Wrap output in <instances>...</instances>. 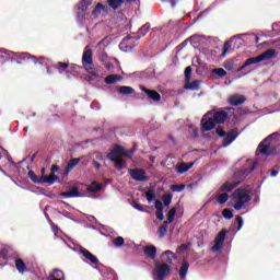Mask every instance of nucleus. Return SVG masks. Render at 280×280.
Instances as JSON below:
<instances>
[{"label": "nucleus", "instance_id": "a211bd4d", "mask_svg": "<svg viewBox=\"0 0 280 280\" xmlns=\"http://www.w3.org/2000/svg\"><path fill=\"white\" fill-rule=\"evenodd\" d=\"M143 253L148 259L154 260L156 259V246L148 245L143 247Z\"/></svg>", "mask_w": 280, "mask_h": 280}, {"label": "nucleus", "instance_id": "49530a36", "mask_svg": "<svg viewBox=\"0 0 280 280\" xmlns=\"http://www.w3.org/2000/svg\"><path fill=\"white\" fill-rule=\"evenodd\" d=\"M8 162H9V170L11 172H14V170H19V164L14 163V161H12V156H8Z\"/></svg>", "mask_w": 280, "mask_h": 280}, {"label": "nucleus", "instance_id": "1a4fd4ad", "mask_svg": "<svg viewBox=\"0 0 280 280\" xmlns=\"http://www.w3.org/2000/svg\"><path fill=\"white\" fill-rule=\"evenodd\" d=\"M229 231L222 230L214 240V245L211 247L212 253H220L224 246V240H226V234Z\"/></svg>", "mask_w": 280, "mask_h": 280}, {"label": "nucleus", "instance_id": "c756f323", "mask_svg": "<svg viewBox=\"0 0 280 280\" xmlns=\"http://www.w3.org/2000/svg\"><path fill=\"white\" fill-rule=\"evenodd\" d=\"M107 4L112 10H119L124 5V0H107Z\"/></svg>", "mask_w": 280, "mask_h": 280}, {"label": "nucleus", "instance_id": "f3484780", "mask_svg": "<svg viewBox=\"0 0 280 280\" xmlns=\"http://www.w3.org/2000/svg\"><path fill=\"white\" fill-rule=\"evenodd\" d=\"M141 91L148 95L149 100H152L153 102H161V94L156 91L148 90L145 86H140Z\"/></svg>", "mask_w": 280, "mask_h": 280}, {"label": "nucleus", "instance_id": "052dcab7", "mask_svg": "<svg viewBox=\"0 0 280 280\" xmlns=\"http://www.w3.org/2000/svg\"><path fill=\"white\" fill-rule=\"evenodd\" d=\"M197 38H200V36L198 35H194L190 37V43H198V39Z\"/></svg>", "mask_w": 280, "mask_h": 280}, {"label": "nucleus", "instance_id": "a19ab883", "mask_svg": "<svg viewBox=\"0 0 280 280\" xmlns=\"http://www.w3.org/2000/svg\"><path fill=\"white\" fill-rule=\"evenodd\" d=\"M173 198H174V196L172 194L163 195L162 200L164 202V207H170V205H172Z\"/></svg>", "mask_w": 280, "mask_h": 280}, {"label": "nucleus", "instance_id": "0eeeda50", "mask_svg": "<svg viewBox=\"0 0 280 280\" xmlns=\"http://www.w3.org/2000/svg\"><path fill=\"white\" fill-rule=\"evenodd\" d=\"M133 152L135 151H127L126 149H124V147L117 144L114 147L112 152L107 154V159L115 163V161H118L119 159H121V156H127V159H130Z\"/></svg>", "mask_w": 280, "mask_h": 280}, {"label": "nucleus", "instance_id": "a18cd8bd", "mask_svg": "<svg viewBox=\"0 0 280 280\" xmlns=\"http://www.w3.org/2000/svg\"><path fill=\"white\" fill-rule=\"evenodd\" d=\"M114 163H115L116 170H118L119 172H121V170L125 167L124 158L122 156H120L118 159V161H115Z\"/></svg>", "mask_w": 280, "mask_h": 280}, {"label": "nucleus", "instance_id": "dca6fc26", "mask_svg": "<svg viewBox=\"0 0 280 280\" xmlns=\"http://www.w3.org/2000/svg\"><path fill=\"white\" fill-rule=\"evenodd\" d=\"M244 102H246V96L242 94H234L229 98V104H231V106H240L241 104H244Z\"/></svg>", "mask_w": 280, "mask_h": 280}, {"label": "nucleus", "instance_id": "e433bc0d", "mask_svg": "<svg viewBox=\"0 0 280 280\" xmlns=\"http://www.w3.org/2000/svg\"><path fill=\"white\" fill-rule=\"evenodd\" d=\"M91 5V0H81L78 4V10L81 12H86V8Z\"/></svg>", "mask_w": 280, "mask_h": 280}, {"label": "nucleus", "instance_id": "412c9836", "mask_svg": "<svg viewBox=\"0 0 280 280\" xmlns=\"http://www.w3.org/2000/svg\"><path fill=\"white\" fill-rule=\"evenodd\" d=\"M65 271L60 269H54L48 276V280H65Z\"/></svg>", "mask_w": 280, "mask_h": 280}, {"label": "nucleus", "instance_id": "0e129e2a", "mask_svg": "<svg viewBox=\"0 0 280 280\" xmlns=\"http://www.w3.org/2000/svg\"><path fill=\"white\" fill-rule=\"evenodd\" d=\"M60 215H63V218H70V213L69 212H62V211H59Z\"/></svg>", "mask_w": 280, "mask_h": 280}, {"label": "nucleus", "instance_id": "72a5a7b5", "mask_svg": "<svg viewBox=\"0 0 280 280\" xmlns=\"http://www.w3.org/2000/svg\"><path fill=\"white\" fill-rule=\"evenodd\" d=\"M86 191L90 194H95V191H102V184H97L96 182H93L88 188Z\"/></svg>", "mask_w": 280, "mask_h": 280}, {"label": "nucleus", "instance_id": "de8ad7c7", "mask_svg": "<svg viewBox=\"0 0 280 280\" xmlns=\"http://www.w3.org/2000/svg\"><path fill=\"white\" fill-rule=\"evenodd\" d=\"M222 215H223V218H225V220H232L233 211H231L230 209H224L222 211Z\"/></svg>", "mask_w": 280, "mask_h": 280}, {"label": "nucleus", "instance_id": "aec40b11", "mask_svg": "<svg viewBox=\"0 0 280 280\" xmlns=\"http://www.w3.org/2000/svg\"><path fill=\"white\" fill-rule=\"evenodd\" d=\"M82 62L84 67H86V65H93V50L89 49L88 47L85 48Z\"/></svg>", "mask_w": 280, "mask_h": 280}, {"label": "nucleus", "instance_id": "e2e57ef3", "mask_svg": "<svg viewBox=\"0 0 280 280\" xmlns=\"http://www.w3.org/2000/svg\"><path fill=\"white\" fill-rule=\"evenodd\" d=\"M93 165L96 167V170H101L102 167V164H100L97 161H94Z\"/></svg>", "mask_w": 280, "mask_h": 280}, {"label": "nucleus", "instance_id": "4d7b16f0", "mask_svg": "<svg viewBox=\"0 0 280 280\" xmlns=\"http://www.w3.org/2000/svg\"><path fill=\"white\" fill-rule=\"evenodd\" d=\"M58 172H60V166H58V165H52V166L50 167V174L56 175V173H58Z\"/></svg>", "mask_w": 280, "mask_h": 280}, {"label": "nucleus", "instance_id": "f257e3e1", "mask_svg": "<svg viewBox=\"0 0 280 280\" xmlns=\"http://www.w3.org/2000/svg\"><path fill=\"white\" fill-rule=\"evenodd\" d=\"M178 257L172 250H165L162 254V260H156L154 262L153 269V280H165L172 275L174 261H176Z\"/></svg>", "mask_w": 280, "mask_h": 280}, {"label": "nucleus", "instance_id": "603ef678", "mask_svg": "<svg viewBox=\"0 0 280 280\" xmlns=\"http://www.w3.org/2000/svg\"><path fill=\"white\" fill-rule=\"evenodd\" d=\"M223 67L226 71H233V61H226Z\"/></svg>", "mask_w": 280, "mask_h": 280}, {"label": "nucleus", "instance_id": "6ab92c4d", "mask_svg": "<svg viewBox=\"0 0 280 280\" xmlns=\"http://www.w3.org/2000/svg\"><path fill=\"white\" fill-rule=\"evenodd\" d=\"M60 196H62V198H82V194H80V190L78 189V187H73L71 190L66 191V192H61Z\"/></svg>", "mask_w": 280, "mask_h": 280}, {"label": "nucleus", "instance_id": "338daca9", "mask_svg": "<svg viewBox=\"0 0 280 280\" xmlns=\"http://www.w3.org/2000/svg\"><path fill=\"white\" fill-rule=\"evenodd\" d=\"M194 62H197V65H200V58L195 57V58H194Z\"/></svg>", "mask_w": 280, "mask_h": 280}, {"label": "nucleus", "instance_id": "9d476101", "mask_svg": "<svg viewBox=\"0 0 280 280\" xmlns=\"http://www.w3.org/2000/svg\"><path fill=\"white\" fill-rule=\"evenodd\" d=\"M95 270H98L101 277H103V280H119L117 278V273L113 271V269L108 267H94Z\"/></svg>", "mask_w": 280, "mask_h": 280}, {"label": "nucleus", "instance_id": "c9c22d12", "mask_svg": "<svg viewBox=\"0 0 280 280\" xmlns=\"http://www.w3.org/2000/svg\"><path fill=\"white\" fill-rule=\"evenodd\" d=\"M167 224H170V223L164 221L163 225H161L159 228V230H158L159 237H161V238L165 237V233H167V229H168Z\"/></svg>", "mask_w": 280, "mask_h": 280}, {"label": "nucleus", "instance_id": "680f3d73", "mask_svg": "<svg viewBox=\"0 0 280 280\" xmlns=\"http://www.w3.org/2000/svg\"><path fill=\"white\" fill-rule=\"evenodd\" d=\"M279 172H280V167H279V170L271 171L272 178H275V176H277L279 174Z\"/></svg>", "mask_w": 280, "mask_h": 280}, {"label": "nucleus", "instance_id": "8fccbe9b", "mask_svg": "<svg viewBox=\"0 0 280 280\" xmlns=\"http://www.w3.org/2000/svg\"><path fill=\"white\" fill-rule=\"evenodd\" d=\"M172 191H176L177 194H180V191H183L185 189L184 185H173L172 186Z\"/></svg>", "mask_w": 280, "mask_h": 280}, {"label": "nucleus", "instance_id": "a878e982", "mask_svg": "<svg viewBox=\"0 0 280 280\" xmlns=\"http://www.w3.org/2000/svg\"><path fill=\"white\" fill-rule=\"evenodd\" d=\"M149 32H150V24L147 23L139 28L138 36H136V40H140V38H143V36H145V34H148Z\"/></svg>", "mask_w": 280, "mask_h": 280}, {"label": "nucleus", "instance_id": "2f4dec72", "mask_svg": "<svg viewBox=\"0 0 280 280\" xmlns=\"http://www.w3.org/2000/svg\"><path fill=\"white\" fill-rule=\"evenodd\" d=\"M54 69H57L58 73L62 74L67 71V69H69V63L59 61L54 66Z\"/></svg>", "mask_w": 280, "mask_h": 280}, {"label": "nucleus", "instance_id": "ea45409f", "mask_svg": "<svg viewBox=\"0 0 280 280\" xmlns=\"http://www.w3.org/2000/svg\"><path fill=\"white\" fill-rule=\"evenodd\" d=\"M261 62L260 59H259V56L257 57H252V58H248L245 62H244V67H250V65H257Z\"/></svg>", "mask_w": 280, "mask_h": 280}, {"label": "nucleus", "instance_id": "4be33fe9", "mask_svg": "<svg viewBox=\"0 0 280 280\" xmlns=\"http://www.w3.org/2000/svg\"><path fill=\"white\" fill-rule=\"evenodd\" d=\"M88 72L90 73V77L88 79L95 80V78H102L104 75V72L100 68H88Z\"/></svg>", "mask_w": 280, "mask_h": 280}, {"label": "nucleus", "instance_id": "4c0bfd02", "mask_svg": "<svg viewBox=\"0 0 280 280\" xmlns=\"http://www.w3.org/2000/svg\"><path fill=\"white\" fill-rule=\"evenodd\" d=\"M112 244H114L115 248H121V246L126 244V240H124L121 236H118L112 241Z\"/></svg>", "mask_w": 280, "mask_h": 280}, {"label": "nucleus", "instance_id": "2eb2a0df", "mask_svg": "<svg viewBox=\"0 0 280 280\" xmlns=\"http://www.w3.org/2000/svg\"><path fill=\"white\" fill-rule=\"evenodd\" d=\"M277 56H279V54L276 49H268L265 52L260 54L258 56V59L260 60V62H264V60H272V58H277Z\"/></svg>", "mask_w": 280, "mask_h": 280}, {"label": "nucleus", "instance_id": "c03bdc74", "mask_svg": "<svg viewBox=\"0 0 280 280\" xmlns=\"http://www.w3.org/2000/svg\"><path fill=\"white\" fill-rule=\"evenodd\" d=\"M229 49H231V42H225L221 58H226V56H229Z\"/></svg>", "mask_w": 280, "mask_h": 280}, {"label": "nucleus", "instance_id": "58836bf2", "mask_svg": "<svg viewBox=\"0 0 280 280\" xmlns=\"http://www.w3.org/2000/svg\"><path fill=\"white\" fill-rule=\"evenodd\" d=\"M174 218H176V208H172L167 213V220L164 222H167V224H172L174 222Z\"/></svg>", "mask_w": 280, "mask_h": 280}, {"label": "nucleus", "instance_id": "bf43d9fd", "mask_svg": "<svg viewBox=\"0 0 280 280\" xmlns=\"http://www.w3.org/2000/svg\"><path fill=\"white\" fill-rule=\"evenodd\" d=\"M52 233L58 237V233H60V229L57 225H51Z\"/></svg>", "mask_w": 280, "mask_h": 280}, {"label": "nucleus", "instance_id": "3c124183", "mask_svg": "<svg viewBox=\"0 0 280 280\" xmlns=\"http://www.w3.org/2000/svg\"><path fill=\"white\" fill-rule=\"evenodd\" d=\"M185 80H186V82L187 81H189V80H191V67H187L186 69H185Z\"/></svg>", "mask_w": 280, "mask_h": 280}, {"label": "nucleus", "instance_id": "774afa93", "mask_svg": "<svg viewBox=\"0 0 280 280\" xmlns=\"http://www.w3.org/2000/svg\"><path fill=\"white\" fill-rule=\"evenodd\" d=\"M186 167H188V170H191V167H194V162L186 164Z\"/></svg>", "mask_w": 280, "mask_h": 280}, {"label": "nucleus", "instance_id": "b1692460", "mask_svg": "<svg viewBox=\"0 0 280 280\" xmlns=\"http://www.w3.org/2000/svg\"><path fill=\"white\" fill-rule=\"evenodd\" d=\"M184 89H186V91H198L200 89V81L196 80L191 82V80H188Z\"/></svg>", "mask_w": 280, "mask_h": 280}, {"label": "nucleus", "instance_id": "f704fd0d", "mask_svg": "<svg viewBox=\"0 0 280 280\" xmlns=\"http://www.w3.org/2000/svg\"><path fill=\"white\" fill-rule=\"evenodd\" d=\"M229 201V194L228 192H223L217 196V202L219 205H226V202Z\"/></svg>", "mask_w": 280, "mask_h": 280}, {"label": "nucleus", "instance_id": "7ed1b4c3", "mask_svg": "<svg viewBox=\"0 0 280 280\" xmlns=\"http://www.w3.org/2000/svg\"><path fill=\"white\" fill-rule=\"evenodd\" d=\"M257 167V162H254L250 166V160H246V165L241 171H236L234 173V182H225L221 188L220 191H225L228 194L229 191H233L235 187H237L241 183H243L244 178L250 174V172H255V168Z\"/></svg>", "mask_w": 280, "mask_h": 280}, {"label": "nucleus", "instance_id": "13d9d810", "mask_svg": "<svg viewBox=\"0 0 280 280\" xmlns=\"http://www.w3.org/2000/svg\"><path fill=\"white\" fill-rule=\"evenodd\" d=\"M156 218L160 221H163L165 219V215L163 214V210H158L156 211Z\"/></svg>", "mask_w": 280, "mask_h": 280}, {"label": "nucleus", "instance_id": "69168bd1", "mask_svg": "<svg viewBox=\"0 0 280 280\" xmlns=\"http://www.w3.org/2000/svg\"><path fill=\"white\" fill-rule=\"evenodd\" d=\"M0 172L1 174H3L4 176H7V178H12L9 174L5 173V171H3V168L0 167Z\"/></svg>", "mask_w": 280, "mask_h": 280}, {"label": "nucleus", "instance_id": "473e14b6", "mask_svg": "<svg viewBox=\"0 0 280 280\" xmlns=\"http://www.w3.org/2000/svg\"><path fill=\"white\" fill-rule=\"evenodd\" d=\"M121 77L119 74H109L105 78V82L107 84H115V82H119Z\"/></svg>", "mask_w": 280, "mask_h": 280}, {"label": "nucleus", "instance_id": "09e8293b", "mask_svg": "<svg viewBox=\"0 0 280 280\" xmlns=\"http://www.w3.org/2000/svg\"><path fill=\"white\" fill-rule=\"evenodd\" d=\"M236 224H237L236 231H242V228L244 226V219L242 217H236Z\"/></svg>", "mask_w": 280, "mask_h": 280}, {"label": "nucleus", "instance_id": "5fc2aeb1", "mask_svg": "<svg viewBox=\"0 0 280 280\" xmlns=\"http://www.w3.org/2000/svg\"><path fill=\"white\" fill-rule=\"evenodd\" d=\"M156 211H163V202L161 200H155Z\"/></svg>", "mask_w": 280, "mask_h": 280}, {"label": "nucleus", "instance_id": "f8f14e48", "mask_svg": "<svg viewBox=\"0 0 280 280\" xmlns=\"http://www.w3.org/2000/svg\"><path fill=\"white\" fill-rule=\"evenodd\" d=\"M79 253L89 261L90 264H93V266L100 265V259L97 256L93 255L89 249L80 247Z\"/></svg>", "mask_w": 280, "mask_h": 280}, {"label": "nucleus", "instance_id": "9b49d317", "mask_svg": "<svg viewBox=\"0 0 280 280\" xmlns=\"http://www.w3.org/2000/svg\"><path fill=\"white\" fill-rule=\"evenodd\" d=\"M129 174L133 180L138 183H143V180H148V176H145V170L143 168H133L129 170Z\"/></svg>", "mask_w": 280, "mask_h": 280}, {"label": "nucleus", "instance_id": "864d4df0", "mask_svg": "<svg viewBox=\"0 0 280 280\" xmlns=\"http://www.w3.org/2000/svg\"><path fill=\"white\" fill-rule=\"evenodd\" d=\"M145 198H147L148 202H153V200L156 199V197L152 192H147Z\"/></svg>", "mask_w": 280, "mask_h": 280}, {"label": "nucleus", "instance_id": "bb28decb", "mask_svg": "<svg viewBox=\"0 0 280 280\" xmlns=\"http://www.w3.org/2000/svg\"><path fill=\"white\" fill-rule=\"evenodd\" d=\"M15 268L19 272H21V275H23V272H26L27 270V266L25 265V261H23V259L18 258L15 260Z\"/></svg>", "mask_w": 280, "mask_h": 280}, {"label": "nucleus", "instance_id": "6e6d98bb", "mask_svg": "<svg viewBox=\"0 0 280 280\" xmlns=\"http://www.w3.org/2000/svg\"><path fill=\"white\" fill-rule=\"evenodd\" d=\"M132 207L133 209H137V211H143V206L137 201H133Z\"/></svg>", "mask_w": 280, "mask_h": 280}, {"label": "nucleus", "instance_id": "39448f33", "mask_svg": "<svg viewBox=\"0 0 280 280\" xmlns=\"http://www.w3.org/2000/svg\"><path fill=\"white\" fill-rule=\"evenodd\" d=\"M250 200V190L244 188L236 189L232 195V202L235 211H242L243 209H246Z\"/></svg>", "mask_w": 280, "mask_h": 280}, {"label": "nucleus", "instance_id": "423d86ee", "mask_svg": "<svg viewBox=\"0 0 280 280\" xmlns=\"http://www.w3.org/2000/svg\"><path fill=\"white\" fill-rule=\"evenodd\" d=\"M215 132L218 137H224L221 148H229V145L240 137V130L237 129H232L226 133L222 128H218Z\"/></svg>", "mask_w": 280, "mask_h": 280}, {"label": "nucleus", "instance_id": "5701e85b", "mask_svg": "<svg viewBox=\"0 0 280 280\" xmlns=\"http://www.w3.org/2000/svg\"><path fill=\"white\" fill-rule=\"evenodd\" d=\"M80 163V159L73 158L68 162L66 171L63 172V176H69L70 172Z\"/></svg>", "mask_w": 280, "mask_h": 280}, {"label": "nucleus", "instance_id": "393cba45", "mask_svg": "<svg viewBox=\"0 0 280 280\" xmlns=\"http://www.w3.org/2000/svg\"><path fill=\"white\" fill-rule=\"evenodd\" d=\"M57 180H60V177L54 175V173H50L49 176L42 175V185L47 184V185H54Z\"/></svg>", "mask_w": 280, "mask_h": 280}, {"label": "nucleus", "instance_id": "7c9ffc66", "mask_svg": "<svg viewBox=\"0 0 280 280\" xmlns=\"http://www.w3.org/2000/svg\"><path fill=\"white\" fill-rule=\"evenodd\" d=\"M118 93H120V95H132V93H135V89L122 85L118 88Z\"/></svg>", "mask_w": 280, "mask_h": 280}, {"label": "nucleus", "instance_id": "ddd939ff", "mask_svg": "<svg viewBox=\"0 0 280 280\" xmlns=\"http://www.w3.org/2000/svg\"><path fill=\"white\" fill-rule=\"evenodd\" d=\"M108 14V8L102 3H97L92 11V16L94 19H100V16H106Z\"/></svg>", "mask_w": 280, "mask_h": 280}, {"label": "nucleus", "instance_id": "cd10ccee", "mask_svg": "<svg viewBox=\"0 0 280 280\" xmlns=\"http://www.w3.org/2000/svg\"><path fill=\"white\" fill-rule=\"evenodd\" d=\"M28 178L36 185H43V175L38 178L34 171H28Z\"/></svg>", "mask_w": 280, "mask_h": 280}, {"label": "nucleus", "instance_id": "79ce46f5", "mask_svg": "<svg viewBox=\"0 0 280 280\" xmlns=\"http://www.w3.org/2000/svg\"><path fill=\"white\" fill-rule=\"evenodd\" d=\"M175 170H176L177 174H185V172L189 171V167H187L186 163H183V164L177 165Z\"/></svg>", "mask_w": 280, "mask_h": 280}, {"label": "nucleus", "instance_id": "37998d69", "mask_svg": "<svg viewBox=\"0 0 280 280\" xmlns=\"http://www.w3.org/2000/svg\"><path fill=\"white\" fill-rule=\"evenodd\" d=\"M212 73H214V75H219V78H224V75H226V71L222 68L212 69Z\"/></svg>", "mask_w": 280, "mask_h": 280}, {"label": "nucleus", "instance_id": "f03ea898", "mask_svg": "<svg viewBox=\"0 0 280 280\" xmlns=\"http://www.w3.org/2000/svg\"><path fill=\"white\" fill-rule=\"evenodd\" d=\"M33 60L34 65H44L46 67V73L54 75L51 69H49V59L40 58L39 61L36 57L30 56V52H14L5 48H0V62H8V60Z\"/></svg>", "mask_w": 280, "mask_h": 280}, {"label": "nucleus", "instance_id": "20e7f679", "mask_svg": "<svg viewBox=\"0 0 280 280\" xmlns=\"http://www.w3.org/2000/svg\"><path fill=\"white\" fill-rule=\"evenodd\" d=\"M229 119V115L226 112L221 110V112H208L205 114V116L201 119V130L203 132H209L210 130H213L215 128L217 124H224Z\"/></svg>", "mask_w": 280, "mask_h": 280}, {"label": "nucleus", "instance_id": "4468645a", "mask_svg": "<svg viewBox=\"0 0 280 280\" xmlns=\"http://www.w3.org/2000/svg\"><path fill=\"white\" fill-rule=\"evenodd\" d=\"M132 43H135V37H125L119 44V49H121V51H132V49H135Z\"/></svg>", "mask_w": 280, "mask_h": 280}, {"label": "nucleus", "instance_id": "6e6552de", "mask_svg": "<svg viewBox=\"0 0 280 280\" xmlns=\"http://www.w3.org/2000/svg\"><path fill=\"white\" fill-rule=\"evenodd\" d=\"M277 135V132H273L269 135L264 141H261L258 145L257 152H259V154H262V156H270L272 154V148L270 147V144L266 143H268V141H272V139H275Z\"/></svg>", "mask_w": 280, "mask_h": 280}, {"label": "nucleus", "instance_id": "c85d7f7f", "mask_svg": "<svg viewBox=\"0 0 280 280\" xmlns=\"http://www.w3.org/2000/svg\"><path fill=\"white\" fill-rule=\"evenodd\" d=\"M188 270H189V262L184 261L179 269V279H185L187 277Z\"/></svg>", "mask_w": 280, "mask_h": 280}]
</instances>
